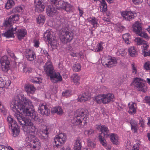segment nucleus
<instances>
[{"label": "nucleus", "instance_id": "obj_1", "mask_svg": "<svg viewBox=\"0 0 150 150\" xmlns=\"http://www.w3.org/2000/svg\"><path fill=\"white\" fill-rule=\"evenodd\" d=\"M19 91V89L17 90L15 96L11 100L10 107L15 112V117L27 135L25 141L28 145H31V147L36 149V150H38L40 148V142L35 136L36 129L31 120L40 123L43 121V119L38 117L33 109L32 102Z\"/></svg>", "mask_w": 150, "mask_h": 150}, {"label": "nucleus", "instance_id": "obj_2", "mask_svg": "<svg viewBox=\"0 0 150 150\" xmlns=\"http://www.w3.org/2000/svg\"><path fill=\"white\" fill-rule=\"evenodd\" d=\"M86 112L83 109H79L76 111V125L82 127L87 122L88 120Z\"/></svg>", "mask_w": 150, "mask_h": 150}, {"label": "nucleus", "instance_id": "obj_3", "mask_svg": "<svg viewBox=\"0 0 150 150\" xmlns=\"http://www.w3.org/2000/svg\"><path fill=\"white\" fill-rule=\"evenodd\" d=\"M53 139V147L54 148H59L65 143L67 139V137L65 134L60 133L58 135H56Z\"/></svg>", "mask_w": 150, "mask_h": 150}, {"label": "nucleus", "instance_id": "obj_4", "mask_svg": "<svg viewBox=\"0 0 150 150\" xmlns=\"http://www.w3.org/2000/svg\"><path fill=\"white\" fill-rule=\"evenodd\" d=\"M97 128V129L102 132L99 136L100 142L103 146H106L107 144L105 138L107 137L108 136V129L104 126L101 125H98Z\"/></svg>", "mask_w": 150, "mask_h": 150}, {"label": "nucleus", "instance_id": "obj_5", "mask_svg": "<svg viewBox=\"0 0 150 150\" xmlns=\"http://www.w3.org/2000/svg\"><path fill=\"white\" fill-rule=\"evenodd\" d=\"M142 24L139 22L136 21L133 25L132 28L133 31L140 37L144 38L147 40H149V37L147 33L142 31Z\"/></svg>", "mask_w": 150, "mask_h": 150}, {"label": "nucleus", "instance_id": "obj_6", "mask_svg": "<svg viewBox=\"0 0 150 150\" xmlns=\"http://www.w3.org/2000/svg\"><path fill=\"white\" fill-rule=\"evenodd\" d=\"M7 119L8 122L9 123V125L11 127L13 136L15 137L19 134V127L12 116L11 115L8 116Z\"/></svg>", "mask_w": 150, "mask_h": 150}, {"label": "nucleus", "instance_id": "obj_7", "mask_svg": "<svg viewBox=\"0 0 150 150\" xmlns=\"http://www.w3.org/2000/svg\"><path fill=\"white\" fill-rule=\"evenodd\" d=\"M73 33L71 30L62 31L60 38L61 40L64 43L69 42L73 39Z\"/></svg>", "mask_w": 150, "mask_h": 150}, {"label": "nucleus", "instance_id": "obj_8", "mask_svg": "<svg viewBox=\"0 0 150 150\" xmlns=\"http://www.w3.org/2000/svg\"><path fill=\"white\" fill-rule=\"evenodd\" d=\"M44 37L52 46L56 45V41L55 40L54 33L51 30H47L44 33Z\"/></svg>", "mask_w": 150, "mask_h": 150}, {"label": "nucleus", "instance_id": "obj_9", "mask_svg": "<svg viewBox=\"0 0 150 150\" xmlns=\"http://www.w3.org/2000/svg\"><path fill=\"white\" fill-rule=\"evenodd\" d=\"M133 84L140 91L145 92L147 91V86L144 84L143 80L140 78H136L134 79Z\"/></svg>", "mask_w": 150, "mask_h": 150}, {"label": "nucleus", "instance_id": "obj_10", "mask_svg": "<svg viewBox=\"0 0 150 150\" xmlns=\"http://www.w3.org/2000/svg\"><path fill=\"white\" fill-rule=\"evenodd\" d=\"M0 62L2 71L4 72H7L10 69V63L7 56L4 55L2 57Z\"/></svg>", "mask_w": 150, "mask_h": 150}, {"label": "nucleus", "instance_id": "obj_11", "mask_svg": "<svg viewBox=\"0 0 150 150\" xmlns=\"http://www.w3.org/2000/svg\"><path fill=\"white\" fill-rule=\"evenodd\" d=\"M19 17V16L17 14L11 16L9 18L6 19L4 23V25L6 27H11L13 23L18 21Z\"/></svg>", "mask_w": 150, "mask_h": 150}, {"label": "nucleus", "instance_id": "obj_12", "mask_svg": "<svg viewBox=\"0 0 150 150\" xmlns=\"http://www.w3.org/2000/svg\"><path fill=\"white\" fill-rule=\"evenodd\" d=\"M23 54L29 61H32L36 58V55L35 52L32 50L30 48L25 49Z\"/></svg>", "mask_w": 150, "mask_h": 150}, {"label": "nucleus", "instance_id": "obj_13", "mask_svg": "<svg viewBox=\"0 0 150 150\" xmlns=\"http://www.w3.org/2000/svg\"><path fill=\"white\" fill-rule=\"evenodd\" d=\"M44 0H34L35 11L38 12L43 11L45 8Z\"/></svg>", "mask_w": 150, "mask_h": 150}, {"label": "nucleus", "instance_id": "obj_14", "mask_svg": "<svg viewBox=\"0 0 150 150\" xmlns=\"http://www.w3.org/2000/svg\"><path fill=\"white\" fill-rule=\"evenodd\" d=\"M38 110L42 115H45L46 116L48 115L50 112L49 106L45 103L40 104Z\"/></svg>", "mask_w": 150, "mask_h": 150}, {"label": "nucleus", "instance_id": "obj_15", "mask_svg": "<svg viewBox=\"0 0 150 150\" xmlns=\"http://www.w3.org/2000/svg\"><path fill=\"white\" fill-rule=\"evenodd\" d=\"M50 60H48L44 67L46 74L50 76L53 73L54 71V67Z\"/></svg>", "mask_w": 150, "mask_h": 150}, {"label": "nucleus", "instance_id": "obj_16", "mask_svg": "<svg viewBox=\"0 0 150 150\" xmlns=\"http://www.w3.org/2000/svg\"><path fill=\"white\" fill-rule=\"evenodd\" d=\"M51 81L53 83H56L61 82L62 80V78L59 73L58 72L53 73L50 76Z\"/></svg>", "mask_w": 150, "mask_h": 150}, {"label": "nucleus", "instance_id": "obj_17", "mask_svg": "<svg viewBox=\"0 0 150 150\" xmlns=\"http://www.w3.org/2000/svg\"><path fill=\"white\" fill-rule=\"evenodd\" d=\"M48 129L46 125H44L40 131V134L41 135H40V137L42 139L45 141H47L48 139Z\"/></svg>", "mask_w": 150, "mask_h": 150}, {"label": "nucleus", "instance_id": "obj_18", "mask_svg": "<svg viewBox=\"0 0 150 150\" xmlns=\"http://www.w3.org/2000/svg\"><path fill=\"white\" fill-rule=\"evenodd\" d=\"M87 21L92 25V28L96 29L99 26V22L98 19L93 17H89L87 19Z\"/></svg>", "mask_w": 150, "mask_h": 150}, {"label": "nucleus", "instance_id": "obj_19", "mask_svg": "<svg viewBox=\"0 0 150 150\" xmlns=\"http://www.w3.org/2000/svg\"><path fill=\"white\" fill-rule=\"evenodd\" d=\"M121 14L124 18L130 21L134 17V14L131 11H124L122 12Z\"/></svg>", "mask_w": 150, "mask_h": 150}, {"label": "nucleus", "instance_id": "obj_20", "mask_svg": "<svg viewBox=\"0 0 150 150\" xmlns=\"http://www.w3.org/2000/svg\"><path fill=\"white\" fill-rule=\"evenodd\" d=\"M17 29V27L14 28H11L4 33H3L2 35L7 38L13 37L14 34L16 33Z\"/></svg>", "mask_w": 150, "mask_h": 150}, {"label": "nucleus", "instance_id": "obj_21", "mask_svg": "<svg viewBox=\"0 0 150 150\" xmlns=\"http://www.w3.org/2000/svg\"><path fill=\"white\" fill-rule=\"evenodd\" d=\"M117 59L115 57H112L108 59L107 63H103V65L105 67H110L117 64Z\"/></svg>", "mask_w": 150, "mask_h": 150}, {"label": "nucleus", "instance_id": "obj_22", "mask_svg": "<svg viewBox=\"0 0 150 150\" xmlns=\"http://www.w3.org/2000/svg\"><path fill=\"white\" fill-rule=\"evenodd\" d=\"M129 110L128 112L130 114L134 115L136 113L137 106L136 103L132 102H129L128 104Z\"/></svg>", "mask_w": 150, "mask_h": 150}, {"label": "nucleus", "instance_id": "obj_23", "mask_svg": "<svg viewBox=\"0 0 150 150\" xmlns=\"http://www.w3.org/2000/svg\"><path fill=\"white\" fill-rule=\"evenodd\" d=\"M16 33H17V36L18 39L19 40H21L25 37L27 34V31L25 29L21 28L18 30Z\"/></svg>", "mask_w": 150, "mask_h": 150}, {"label": "nucleus", "instance_id": "obj_24", "mask_svg": "<svg viewBox=\"0 0 150 150\" xmlns=\"http://www.w3.org/2000/svg\"><path fill=\"white\" fill-rule=\"evenodd\" d=\"M104 104H107L113 100L114 97L113 94L108 93L103 94Z\"/></svg>", "mask_w": 150, "mask_h": 150}, {"label": "nucleus", "instance_id": "obj_25", "mask_svg": "<svg viewBox=\"0 0 150 150\" xmlns=\"http://www.w3.org/2000/svg\"><path fill=\"white\" fill-rule=\"evenodd\" d=\"M46 11L47 14L50 16H53L57 13L56 9L52 5H49L47 6Z\"/></svg>", "mask_w": 150, "mask_h": 150}, {"label": "nucleus", "instance_id": "obj_26", "mask_svg": "<svg viewBox=\"0 0 150 150\" xmlns=\"http://www.w3.org/2000/svg\"><path fill=\"white\" fill-rule=\"evenodd\" d=\"M60 4H62V8L67 12L71 11L72 9V6L67 2L64 1H61L60 2Z\"/></svg>", "mask_w": 150, "mask_h": 150}, {"label": "nucleus", "instance_id": "obj_27", "mask_svg": "<svg viewBox=\"0 0 150 150\" xmlns=\"http://www.w3.org/2000/svg\"><path fill=\"white\" fill-rule=\"evenodd\" d=\"M25 91L27 94H33L35 91V88L32 85L28 84L25 86Z\"/></svg>", "mask_w": 150, "mask_h": 150}, {"label": "nucleus", "instance_id": "obj_28", "mask_svg": "<svg viewBox=\"0 0 150 150\" xmlns=\"http://www.w3.org/2000/svg\"><path fill=\"white\" fill-rule=\"evenodd\" d=\"M90 98V97L88 94L86 93H85L82 95H80L79 96L78 100L79 101L84 102Z\"/></svg>", "mask_w": 150, "mask_h": 150}, {"label": "nucleus", "instance_id": "obj_29", "mask_svg": "<svg viewBox=\"0 0 150 150\" xmlns=\"http://www.w3.org/2000/svg\"><path fill=\"white\" fill-rule=\"evenodd\" d=\"M51 112L58 115H62L64 113V111L62 107L59 106L53 108L51 110Z\"/></svg>", "mask_w": 150, "mask_h": 150}, {"label": "nucleus", "instance_id": "obj_30", "mask_svg": "<svg viewBox=\"0 0 150 150\" xmlns=\"http://www.w3.org/2000/svg\"><path fill=\"white\" fill-rule=\"evenodd\" d=\"M100 11L105 13L107 11V5L104 0H100Z\"/></svg>", "mask_w": 150, "mask_h": 150}, {"label": "nucleus", "instance_id": "obj_31", "mask_svg": "<svg viewBox=\"0 0 150 150\" xmlns=\"http://www.w3.org/2000/svg\"><path fill=\"white\" fill-rule=\"evenodd\" d=\"M110 139L112 142L116 145L119 143V137L116 134H112L110 136Z\"/></svg>", "mask_w": 150, "mask_h": 150}, {"label": "nucleus", "instance_id": "obj_32", "mask_svg": "<svg viewBox=\"0 0 150 150\" xmlns=\"http://www.w3.org/2000/svg\"><path fill=\"white\" fill-rule=\"evenodd\" d=\"M128 51L129 55L131 57H135L137 55L136 49L134 46L129 47L128 49Z\"/></svg>", "mask_w": 150, "mask_h": 150}, {"label": "nucleus", "instance_id": "obj_33", "mask_svg": "<svg viewBox=\"0 0 150 150\" xmlns=\"http://www.w3.org/2000/svg\"><path fill=\"white\" fill-rule=\"evenodd\" d=\"M36 19L38 24L41 25L44 23L45 21V16L42 15H39Z\"/></svg>", "mask_w": 150, "mask_h": 150}, {"label": "nucleus", "instance_id": "obj_34", "mask_svg": "<svg viewBox=\"0 0 150 150\" xmlns=\"http://www.w3.org/2000/svg\"><path fill=\"white\" fill-rule=\"evenodd\" d=\"M15 4V2L13 0H7L5 7L6 9H9L13 7Z\"/></svg>", "mask_w": 150, "mask_h": 150}, {"label": "nucleus", "instance_id": "obj_35", "mask_svg": "<svg viewBox=\"0 0 150 150\" xmlns=\"http://www.w3.org/2000/svg\"><path fill=\"white\" fill-rule=\"evenodd\" d=\"M0 81H1V86L3 87L8 88L11 84V81L9 80L7 81H4L2 78H0Z\"/></svg>", "mask_w": 150, "mask_h": 150}, {"label": "nucleus", "instance_id": "obj_36", "mask_svg": "<svg viewBox=\"0 0 150 150\" xmlns=\"http://www.w3.org/2000/svg\"><path fill=\"white\" fill-rule=\"evenodd\" d=\"M116 53L117 55L124 56L126 54L127 52L123 48L119 47Z\"/></svg>", "mask_w": 150, "mask_h": 150}, {"label": "nucleus", "instance_id": "obj_37", "mask_svg": "<svg viewBox=\"0 0 150 150\" xmlns=\"http://www.w3.org/2000/svg\"><path fill=\"white\" fill-rule=\"evenodd\" d=\"M122 38L126 44H129L130 43L129 40L131 39V36L129 34L127 33L124 34Z\"/></svg>", "mask_w": 150, "mask_h": 150}, {"label": "nucleus", "instance_id": "obj_38", "mask_svg": "<svg viewBox=\"0 0 150 150\" xmlns=\"http://www.w3.org/2000/svg\"><path fill=\"white\" fill-rule=\"evenodd\" d=\"M130 123L131 126V129L134 132H135L137 130V123L133 119H131L130 120Z\"/></svg>", "mask_w": 150, "mask_h": 150}, {"label": "nucleus", "instance_id": "obj_39", "mask_svg": "<svg viewBox=\"0 0 150 150\" xmlns=\"http://www.w3.org/2000/svg\"><path fill=\"white\" fill-rule=\"evenodd\" d=\"M103 94H100L97 96L95 98V100L97 103L99 104L103 103L104 104Z\"/></svg>", "mask_w": 150, "mask_h": 150}, {"label": "nucleus", "instance_id": "obj_40", "mask_svg": "<svg viewBox=\"0 0 150 150\" xmlns=\"http://www.w3.org/2000/svg\"><path fill=\"white\" fill-rule=\"evenodd\" d=\"M24 7L23 6H18L13 9L12 12L14 13L17 12L22 13L23 11Z\"/></svg>", "mask_w": 150, "mask_h": 150}, {"label": "nucleus", "instance_id": "obj_41", "mask_svg": "<svg viewBox=\"0 0 150 150\" xmlns=\"http://www.w3.org/2000/svg\"><path fill=\"white\" fill-rule=\"evenodd\" d=\"M42 79L41 77H34L31 80V81L34 83H38L40 84L42 83Z\"/></svg>", "mask_w": 150, "mask_h": 150}, {"label": "nucleus", "instance_id": "obj_42", "mask_svg": "<svg viewBox=\"0 0 150 150\" xmlns=\"http://www.w3.org/2000/svg\"><path fill=\"white\" fill-rule=\"evenodd\" d=\"M134 41L139 45H142L146 42L144 40L139 37L136 38Z\"/></svg>", "mask_w": 150, "mask_h": 150}, {"label": "nucleus", "instance_id": "obj_43", "mask_svg": "<svg viewBox=\"0 0 150 150\" xmlns=\"http://www.w3.org/2000/svg\"><path fill=\"white\" fill-rule=\"evenodd\" d=\"M39 50H40V53L42 55L47 57L48 60H50L51 57L49 55L47 51L45 49L40 48Z\"/></svg>", "mask_w": 150, "mask_h": 150}, {"label": "nucleus", "instance_id": "obj_44", "mask_svg": "<svg viewBox=\"0 0 150 150\" xmlns=\"http://www.w3.org/2000/svg\"><path fill=\"white\" fill-rule=\"evenodd\" d=\"M131 65L132 73L133 75L137 74V66L134 63H132Z\"/></svg>", "mask_w": 150, "mask_h": 150}, {"label": "nucleus", "instance_id": "obj_45", "mask_svg": "<svg viewBox=\"0 0 150 150\" xmlns=\"http://www.w3.org/2000/svg\"><path fill=\"white\" fill-rule=\"evenodd\" d=\"M102 44V43H98L95 47L93 48V51L96 52H99L102 51L103 48Z\"/></svg>", "mask_w": 150, "mask_h": 150}, {"label": "nucleus", "instance_id": "obj_46", "mask_svg": "<svg viewBox=\"0 0 150 150\" xmlns=\"http://www.w3.org/2000/svg\"><path fill=\"white\" fill-rule=\"evenodd\" d=\"M73 94L72 91L71 90H67L63 92L62 95L63 96L66 97L70 96Z\"/></svg>", "mask_w": 150, "mask_h": 150}, {"label": "nucleus", "instance_id": "obj_47", "mask_svg": "<svg viewBox=\"0 0 150 150\" xmlns=\"http://www.w3.org/2000/svg\"><path fill=\"white\" fill-rule=\"evenodd\" d=\"M81 140L79 138H77L76 141V150H81Z\"/></svg>", "mask_w": 150, "mask_h": 150}, {"label": "nucleus", "instance_id": "obj_48", "mask_svg": "<svg viewBox=\"0 0 150 150\" xmlns=\"http://www.w3.org/2000/svg\"><path fill=\"white\" fill-rule=\"evenodd\" d=\"M70 116L71 119V122L72 123L71 126L73 127L74 126L75 124V121L74 120V117L75 115V111H72V112L69 114Z\"/></svg>", "mask_w": 150, "mask_h": 150}, {"label": "nucleus", "instance_id": "obj_49", "mask_svg": "<svg viewBox=\"0 0 150 150\" xmlns=\"http://www.w3.org/2000/svg\"><path fill=\"white\" fill-rule=\"evenodd\" d=\"M88 145L90 148H93L95 147L96 144L95 143L93 142L91 140L88 139L87 140Z\"/></svg>", "mask_w": 150, "mask_h": 150}, {"label": "nucleus", "instance_id": "obj_50", "mask_svg": "<svg viewBox=\"0 0 150 150\" xmlns=\"http://www.w3.org/2000/svg\"><path fill=\"white\" fill-rule=\"evenodd\" d=\"M144 68L146 70H150V62H146L144 65Z\"/></svg>", "mask_w": 150, "mask_h": 150}, {"label": "nucleus", "instance_id": "obj_51", "mask_svg": "<svg viewBox=\"0 0 150 150\" xmlns=\"http://www.w3.org/2000/svg\"><path fill=\"white\" fill-rule=\"evenodd\" d=\"M34 46L36 48H38L39 47L40 42L38 39H35L33 41Z\"/></svg>", "mask_w": 150, "mask_h": 150}, {"label": "nucleus", "instance_id": "obj_52", "mask_svg": "<svg viewBox=\"0 0 150 150\" xmlns=\"http://www.w3.org/2000/svg\"><path fill=\"white\" fill-rule=\"evenodd\" d=\"M142 51H147L148 48L149 47V45L146 42L142 45Z\"/></svg>", "mask_w": 150, "mask_h": 150}, {"label": "nucleus", "instance_id": "obj_53", "mask_svg": "<svg viewBox=\"0 0 150 150\" xmlns=\"http://www.w3.org/2000/svg\"><path fill=\"white\" fill-rule=\"evenodd\" d=\"M134 4L136 5H139L143 2V0H132Z\"/></svg>", "mask_w": 150, "mask_h": 150}, {"label": "nucleus", "instance_id": "obj_54", "mask_svg": "<svg viewBox=\"0 0 150 150\" xmlns=\"http://www.w3.org/2000/svg\"><path fill=\"white\" fill-rule=\"evenodd\" d=\"M93 132V129H90L89 130H86L85 131L84 133L85 135L89 136L90 135L92 134Z\"/></svg>", "mask_w": 150, "mask_h": 150}, {"label": "nucleus", "instance_id": "obj_55", "mask_svg": "<svg viewBox=\"0 0 150 150\" xmlns=\"http://www.w3.org/2000/svg\"><path fill=\"white\" fill-rule=\"evenodd\" d=\"M139 144L136 143L133 146L132 150H139Z\"/></svg>", "mask_w": 150, "mask_h": 150}, {"label": "nucleus", "instance_id": "obj_56", "mask_svg": "<svg viewBox=\"0 0 150 150\" xmlns=\"http://www.w3.org/2000/svg\"><path fill=\"white\" fill-rule=\"evenodd\" d=\"M9 55L15 60H16L17 58L15 56L14 53L12 52H8Z\"/></svg>", "mask_w": 150, "mask_h": 150}, {"label": "nucleus", "instance_id": "obj_57", "mask_svg": "<svg viewBox=\"0 0 150 150\" xmlns=\"http://www.w3.org/2000/svg\"><path fill=\"white\" fill-rule=\"evenodd\" d=\"M80 78L79 76L76 75V85H78L80 83Z\"/></svg>", "mask_w": 150, "mask_h": 150}, {"label": "nucleus", "instance_id": "obj_58", "mask_svg": "<svg viewBox=\"0 0 150 150\" xmlns=\"http://www.w3.org/2000/svg\"><path fill=\"white\" fill-rule=\"evenodd\" d=\"M81 66L79 64H77L76 65V72L79 71L81 70Z\"/></svg>", "mask_w": 150, "mask_h": 150}, {"label": "nucleus", "instance_id": "obj_59", "mask_svg": "<svg viewBox=\"0 0 150 150\" xmlns=\"http://www.w3.org/2000/svg\"><path fill=\"white\" fill-rule=\"evenodd\" d=\"M144 101L146 103H148L150 105V96H146L145 97L144 99Z\"/></svg>", "mask_w": 150, "mask_h": 150}, {"label": "nucleus", "instance_id": "obj_60", "mask_svg": "<svg viewBox=\"0 0 150 150\" xmlns=\"http://www.w3.org/2000/svg\"><path fill=\"white\" fill-rule=\"evenodd\" d=\"M0 112H1L3 113H5V109L3 105H2L1 103V102L0 101Z\"/></svg>", "mask_w": 150, "mask_h": 150}, {"label": "nucleus", "instance_id": "obj_61", "mask_svg": "<svg viewBox=\"0 0 150 150\" xmlns=\"http://www.w3.org/2000/svg\"><path fill=\"white\" fill-rule=\"evenodd\" d=\"M7 144H6L5 145H2L0 150H8L7 147L8 146Z\"/></svg>", "mask_w": 150, "mask_h": 150}, {"label": "nucleus", "instance_id": "obj_62", "mask_svg": "<svg viewBox=\"0 0 150 150\" xmlns=\"http://www.w3.org/2000/svg\"><path fill=\"white\" fill-rule=\"evenodd\" d=\"M31 69L27 67H24L23 68V71L25 73H29L30 72Z\"/></svg>", "mask_w": 150, "mask_h": 150}, {"label": "nucleus", "instance_id": "obj_63", "mask_svg": "<svg viewBox=\"0 0 150 150\" xmlns=\"http://www.w3.org/2000/svg\"><path fill=\"white\" fill-rule=\"evenodd\" d=\"M78 10L79 11V15L80 16H81L83 13V8H81L79 7L78 8Z\"/></svg>", "mask_w": 150, "mask_h": 150}, {"label": "nucleus", "instance_id": "obj_64", "mask_svg": "<svg viewBox=\"0 0 150 150\" xmlns=\"http://www.w3.org/2000/svg\"><path fill=\"white\" fill-rule=\"evenodd\" d=\"M118 106H119L118 108L120 110L123 109L125 107V104L119 103Z\"/></svg>", "mask_w": 150, "mask_h": 150}]
</instances>
